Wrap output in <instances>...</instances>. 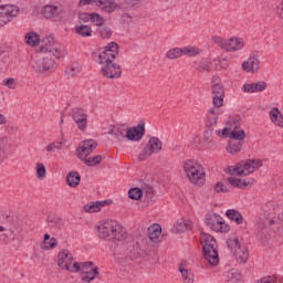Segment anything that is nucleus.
I'll return each mask as SVG.
<instances>
[{
	"instance_id": "nucleus-1",
	"label": "nucleus",
	"mask_w": 283,
	"mask_h": 283,
	"mask_svg": "<svg viewBox=\"0 0 283 283\" xmlns=\"http://www.w3.org/2000/svg\"><path fill=\"white\" fill-rule=\"evenodd\" d=\"M40 45V52L45 56L34 61L32 67L38 74H52L56 70V62L61 59V51L54 43V36L49 35L43 38Z\"/></svg>"
},
{
	"instance_id": "nucleus-2",
	"label": "nucleus",
	"mask_w": 283,
	"mask_h": 283,
	"mask_svg": "<svg viewBox=\"0 0 283 283\" xmlns=\"http://www.w3.org/2000/svg\"><path fill=\"white\" fill-rule=\"evenodd\" d=\"M97 238L108 240V242H123L127 240V229L120 222L107 219L96 226Z\"/></svg>"
},
{
	"instance_id": "nucleus-3",
	"label": "nucleus",
	"mask_w": 283,
	"mask_h": 283,
	"mask_svg": "<svg viewBox=\"0 0 283 283\" xmlns=\"http://www.w3.org/2000/svg\"><path fill=\"white\" fill-rule=\"evenodd\" d=\"M184 171L188 180L192 185H197V187H202V185H205L207 172H205V168L202 167V164L198 163V160L196 159L186 160L184 163Z\"/></svg>"
},
{
	"instance_id": "nucleus-4",
	"label": "nucleus",
	"mask_w": 283,
	"mask_h": 283,
	"mask_svg": "<svg viewBox=\"0 0 283 283\" xmlns=\"http://www.w3.org/2000/svg\"><path fill=\"white\" fill-rule=\"evenodd\" d=\"M200 242L202 244V253L205 260L211 264V266H218L220 256L218 255V243L216 238L211 234L201 233Z\"/></svg>"
},
{
	"instance_id": "nucleus-5",
	"label": "nucleus",
	"mask_w": 283,
	"mask_h": 283,
	"mask_svg": "<svg viewBox=\"0 0 283 283\" xmlns=\"http://www.w3.org/2000/svg\"><path fill=\"white\" fill-rule=\"evenodd\" d=\"M226 244L231 253H233L239 264H247V261L249 260V248L247 244H241L238 238L227 239Z\"/></svg>"
},
{
	"instance_id": "nucleus-6",
	"label": "nucleus",
	"mask_w": 283,
	"mask_h": 283,
	"mask_svg": "<svg viewBox=\"0 0 283 283\" xmlns=\"http://www.w3.org/2000/svg\"><path fill=\"white\" fill-rule=\"evenodd\" d=\"M19 12H21V10L14 4L0 6V28L8 25L10 21L17 19V17H19Z\"/></svg>"
},
{
	"instance_id": "nucleus-7",
	"label": "nucleus",
	"mask_w": 283,
	"mask_h": 283,
	"mask_svg": "<svg viewBox=\"0 0 283 283\" xmlns=\"http://www.w3.org/2000/svg\"><path fill=\"white\" fill-rule=\"evenodd\" d=\"M42 17L44 19H51V21H54L55 23L63 22V19H65V11H63V8L54 6V4H46L41 10Z\"/></svg>"
},
{
	"instance_id": "nucleus-8",
	"label": "nucleus",
	"mask_w": 283,
	"mask_h": 283,
	"mask_svg": "<svg viewBox=\"0 0 283 283\" xmlns=\"http://www.w3.org/2000/svg\"><path fill=\"white\" fill-rule=\"evenodd\" d=\"M118 43L116 42H111L108 43L102 53L98 55V63L101 65H104V63H114V59L118 56Z\"/></svg>"
},
{
	"instance_id": "nucleus-9",
	"label": "nucleus",
	"mask_w": 283,
	"mask_h": 283,
	"mask_svg": "<svg viewBox=\"0 0 283 283\" xmlns=\"http://www.w3.org/2000/svg\"><path fill=\"white\" fill-rule=\"evenodd\" d=\"M252 159H247L238 163L233 169H229L230 176H249L255 172V166H253Z\"/></svg>"
},
{
	"instance_id": "nucleus-10",
	"label": "nucleus",
	"mask_w": 283,
	"mask_h": 283,
	"mask_svg": "<svg viewBox=\"0 0 283 283\" xmlns=\"http://www.w3.org/2000/svg\"><path fill=\"white\" fill-rule=\"evenodd\" d=\"M82 269V282H93V280H96V275L99 274L98 266H94V262L92 261L83 262Z\"/></svg>"
},
{
	"instance_id": "nucleus-11",
	"label": "nucleus",
	"mask_w": 283,
	"mask_h": 283,
	"mask_svg": "<svg viewBox=\"0 0 283 283\" xmlns=\"http://www.w3.org/2000/svg\"><path fill=\"white\" fill-rule=\"evenodd\" d=\"M145 132V122H139L137 126L127 129L126 140H129L130 143H139V140H143Z\"/></svg>"
},
{
	"instance_id": "nucleus-12",
	"label": "nucleus",
	"mask_w": 283,
	"mask_h": 283,
	"mask_svg": "<svg viewBox=\"0 0 283 283\" xmlns=\"http://www.w3.org/2000/svg\"><path fill=\"white\" fill-rule=\"evenodd\" d=\"M102 74L106 78H120L123 74V69L120 65L114 62H104V66L102 67Z\"/></svg>"
},
{
	"instance_id": "nucleus-13",
	"label": "nucleus",
	"mask_w": 283,
	"mask_h": 283,
	"mask_svg": "<svg viewBox=\"0 0 283 283\" xmlns=\"http://www.w3.org/2000/svg\"><path fill=\"white\" fill-rule=\"evenodd\" d=\"M96 147H98V143H96L95 139H86L82 142L77 148V158H87Z\"/></svg>"
},
{
	"instance_id": "nucleus-14",
	"label": "nucleus",
	"mask_w": 283,
	"mask_h": 283,
	"mask_svg": "<svg viewBox=\"0 0 283 283\" xmlns=\"http://www.w3.org/2000/svg\"><path fill=\"white\" fill-rule=\"evenodd\" d=\"M242 120L241 117H237L231 119L228 125H231L232 132L230 133L231 140H244L247 138V133H244V129H240V122ZM240 129V130H238Z\"/></svg>"
},
{
	"instance_id": "nucleus-15",
	"label": "nucleus",
	"mask_w": 283,
	"mask_h": 283,
	"mask_svg": "<svg viewBox=\"0 0 283 283\" xmlns=\"http://www.w3.org/2000/svg\"><path fill=\"white\" fill-rule=\"evenodd\" d=\"M72 118L80 132H85V129H87V114H85L83 108H74L72 111Z\"/></svg>"
},
{
	"instance_id": "nucleus-16",
	"label": "nucleus",
	"mask_w": 283,
	"mask_h": 283,
	"mask_svg": "<svg viewBox=\"0 0 283 283\" xmlns=\"http://www.w3.org/2000/svg\"><path fill=\"white\" fill-rule=\"evenodd\" d=\"M57 258V266L64 271H70V266H72V263L74 262L72 252H70V250H62L59 252Z\"/></svg>"
},
{
	"instance_id": "nucleus-17",
	"label": "nucleus",
	"mask_w": 283,
	"mask_h": 283,
	"mask_svg": "<svg viewBox=\"0 0 283 283\" xmlns=\"http://www.w3.org/2000/svg\"><path fill=\"white\" fill-rule=\"evenodd\" d=\"M147 235L150 240V242H154L155 244H158V242H161L163 238V227L159 223H153L147 229Z\"/></svg>"
},
{
	"instance_id": "nucleus-18",
	"label": "nucleus",
	"mask_w": 283,
	"mask_h": 283,
	"mask_svg": "<svg viewBox=\"0 0 283 283\" xmlns=\"http://www.w3.org/2000/svg\"><path fill=\"white\" fill-rule=\"evenodd\" d=\"M242 48H244L242 39L230 38L229 40H226L223 50H226V52H237V50H242Z\"/></svg>"
},
{
	"instance_id": "nucleus-19",
	"label": "nucleus",
	"mask_w": 283,
	"mask_h": 283,
	"mask_svg": "<svg viewBox=\"0 0 283 283\" xmlns=\"http://www.w3.org/2000/svg\"><path fill=\"white\" fill-rule=\"evenodd\" d=\"M218 118H220V109L210 108L207 113L206 127H216Z\"/></svg>"
},
{
	"instance_id": "nucleus-20",
	"label": "nucleus",
	"mask_w": 283,
	"mask_h": 283,
	"mask_svg": "<svg viewBox=\"0 0 283 283\" xmlns=\"http://www.w3.org/2000/svg\"><path fill=\"white\" fill-rule=\"evenodd\" d=\"M146 147L149 149L150 154H160V151H163V142H160L158 137H150Z\"/></svg>"
},
{
	"instance_id": "nucleus-21",
	"label": "nucleus",
	"mask_w": 283,
	"mask_h": 283,
	"mask_svg": "<svg viewBox=\"0 0 283 283\" xmlns=\"http://www.w3.org/2000/svg\"><path fill=\"white\" fill-rule=\"evenodd\" d=\"M205 220H206L207 227H209L212 231H216L220 226V220H222V217L216 213L206 214Z\"/></svg>"
},
{
	"instance_id": "nucleus-22",
	"label": "nucleus",
	"mask_w": 283,
	"mask_h": 283,
	"mask_svg": "<svg viewBox=\"0 0 283 283\" xmlns=\"http://www.w3.org/2000/svg\"><path fill=\"white\" fill-rule=\"evenodd\" d=\"M66 185H69V187H78V185H81V174H78V171L76 170H72L66 175Z\"/></svg>"
},
{
	"instance_id": "nucleus-23",
	"label": "nucleus",
	"mask_w": 283,
	"mask_h": 283,
	"mask_svg": "<svg viewBox=\"0 0 283 283\" xmlns=\"http://www.w3.org/2000/svg\"><path fill=\"white\" fill-rule=\"evenodd\" d=\"M226 217L232 222H235L237 224H242V222H244V217L240 211L235 209H228L226 211Z\"/></svg>"
},
{
	"instance_id": "nucleus-24",
	"label": "nucleus",
	"mask_w": 283,
	"mask_h": 283,
	"mask_svg": "<svg viewBox=\"0 0 283 283\" xmlns=\"http://www.w3.org/2000/svg\"><path fill=\"white\" fill-rule=\"evenodd\" d=\"M80 160H82V163H84V165H86L87 167H96V165H101V163L103 161V157L101 155H95L88 158H81Z\"/></svg>"
},
{
	"instance_id": "nucleus-25",
	"label": "nucleus",
	"mask_w": 283,
	"mask_h": 283,
	"mask_svg": "<svg viewBox=\"0 0 283 283\" xmlns=\"http://www.w3.org/2000/svg\"><path fill=\"white\" fill-rule=\"evenodd\" d=\"M227 151L229 154H238L242 151V142H237L234 139L229 140L227 145Z\"/></svg>"
},
{
	"instance_id": "nucleus-26",
	"label": "nucleus",
	"mask_w": 283,
	"mask_h": 283,
	"mask_svg": "<svg viewBox=\"0 0 283 283\" xmlns=\"http://www.w3.org/2000/svg\"><path fill=\"white\" fill-rule=\"evenodd\" d=\"M40 41L41 36L36 32H30L25 35V43L27 45H31V48H35V45H39Z\"/></svg>"
},
{
	"instance_id": "nucleus-27",
	"label": "nucleus",
	"mask_w": 283,
	"mask_h": 283,
	"mask_svg": "<svg viewBox=\"0 0 283 283\" xmlns=\"http://www.w3.org/2000/svg\"><path fill=\"white\" fill-rule=\"evenodd\" d=\"M179 273L184 277V283H193V272L188 269H185V264H179Z\"/></svg>"
},
{
	"instance_id": "nucleus-28",
	"label": "nucleus",
	"mask_w": 283,
	"mask_h": 283,
	"mask_svg": "<svg viewBox=\"0 0 283 283\" xmlns=\"http://www.w3.org/2000/svg\"><path fill=\"white\" fill-rule=\"evenodd\" d=\"M228 283H240L242 280V274L240 273V270L238 269H231L228 272Z\"/></svg>"
},
{
	"instance_id": "nucleus-29",
	"label": "nucleus",
	"mask_w": 283,
	"mask_h": 283,
	"mask_svg": "<svg viewBox=\"0 0 283 283\" xmlns=\"http://www.w3.org/2000/svg\"><path fill=\"white\" fill-rule=\"evenodd\" d=\"M129 251V258L132 260L136 258H143V250L140 249V244L138 242L134 243L132 248L128 249Z\"/></svg>"
},
{
	"instance_id": "nucleus-30",
	"label": "nucleus",
	"mask_w": 283,
	"mask_h": 283,
	"mask_svg": "<svg viewBox=\"0 0 283 283\" xmlns=\"http://www.w3.org/2000/svg\"><path fill=\"white\" fill-rule=\"evenodd\" d=\"M75 32L80 36H86V38L92 36V28L87 27L85 24L76 25L75 27Z\"/></svg>"
},
{
	"instance_id": "nucleus-31",
	"label": "nucleus",
	"mask_w": 283,
	"mask_h": 283,
	"mask_svg": "<svg viewBox=\"0 0 283 283\" xmlns=\"http://www.w3.org/2000/svg\"><path fill=\"white\" fill-rule=\"evenodd\" d=\"M182 56H198L202 50L196 48V46H185L181 48Z\"/></svg>"
},
{
	"instance_id": "nucleus-32",
	"label": "nucleus",
	"mask_w": 283,
	"mask_h": 283,
	"mask_svg": "<svg viewBox=\"0 0 283 283\" xmlns=\"http://www.w3.org/2000/svg\"><path fill=\"white\" fill-rule=\"evenodd\" d=\"M6 224H9L10 227H12L10 229L11 233H14V229H19V217L17 216H7L6 217Z\"/></svg>"
},
{
	"instance_id": "nucleus-33",
	"label": "nucleus",
	"mask_w": 283,
	"mask_h": 283,
	"mask_svg": "<svg viewBox=\"0 0 283 283\" xmlns=\"http://www.w3.org/2000/svg\"><path fill=\"white\" fill-rule=\"evenodd\" d=\"M128 198L130 200H140L143 198V189L135 187L128 190Z\"/></svg>"
},
{
	"instance_id": "nucleus-34",
	"label": "nucleus",
	"mask_w": 283,
	"mask_h": 283,
	"mask_svg": "<svg viewBox=\"0 0 283 283\" xmlns=\"http://www.w3.org/2000/svg\"><path fill=\"white\" fill-rule=\"evenodd\" d=\"M48 222L51 227H54V229H62L63 224H65V220L60 217H48Z\"/></svg>"
},
{
	"instance_id": "nucleus-35",
	"label": "nucleus",
	"mask_w": 283,
	"mask_h": 283,
	"mask_svg": "<svg viewBox=\"0 0 283 283\" xmlns=\"http://www.w3.org/2000/svg\"><path fill=\"white\" fill-rule=\"evenodd\" d=\"M182 56V48H175L166 53V59H169L170 61H174V59H180Z\"/></svg>"
},
{
	"instance_id": "nucleus-36",
	"label": "nucleus",
	"mask_w": 283,
	"mask_h": 283,
	"mask_svg": "<svg viewBox=\"0 0 283 283\" xmlns=\"http://www.w3.org/2000/svg\"><path fill=\"white\" fill-rule=\"evenodd\" d=\"M116 134L115 139L118 140L119 143H123L125 138H127V129L125 128V125H122L116 128Z\"/></svg>"
},
{
	"instance_id": "nucleus-37",
	"label": "nucleus",
	"mask_w": 283,
	"mask_h": 283,
	"mask_svg": "<svg viewBox=\"0 0 283 283\" xmlns=\"http://www.w3.org/2000/svg\"><path fill=\"white\" fill-rule=\"evenodd\" d=\"M97 32L102 39H109L113 34L112 29L109 27H104L103 24L97 29Z\"/></svg>"
},
{
	"instance_id": "nucleus-38",
	"label": "nucleus",
	"mask_w": 283,
	"mask_h": 283,
	"mask_svg": "<svg viewBox=\"0 0 283 283\" xmlns=\"http://www.w3.org/2000/svg\"><path fill=\"white\" fill-rule=\"evenodd\" d=\"M214 231H219V233H229L231 231V226L229 223L224 222V219L220 220L219 226H217V229Z\"/></svg>"
},
{
	"instance_id": "nucleus-39",
	"label": "nucleus",
	"mask_w": 283,
	"mask_h": 283,
	"mask_svg": "<svg viewBox=\"0 0 283 283\" xmlns=\"http://www.w3.org/2000/svg\"><path fill=\"white\" fill-rule=\"evenodd\" d=\"M83 69L81 67V65L78 64H71L70 66H67L66 72L71 75V76H76V74H81V71Z\"/></svg>"
},
{
	"instance_id": "nucleus-40",
	"label": "nucleus",
	"mask_w": 283,
	"mask_h": 283,
	"mask_svg": "<svg viewBox=\"0 0 283 283\" xmlns=\"http://www.w3.org/2000/svg\"><path fill=\"white\" fill-rule=\"evenodd\" d=\"M83 210L86 213H98V211H101L97 202H92L91 205H85L83 207Z\"/></svg>"
},
{
	"instance_id": "nucleus-41",
	"label": "nucleus",
	"mask_w": 283,
	"mask_h": 283,
	"mask_svg": "<svg viewBox=\"0 0 283 283\" xmlns=\"http://www.w3.org/2000/svg\"><path fill=\"white\" fill-rule=\"evenodd\" d=\"M153 155L154 154L149 149H147V146H145L139 153L138 160L140 163H145V160H147Z\"/></svg>"
},
{
	"instance_id": "nucleus-42",
	"label": "nucleus",
	"mask_w": 283,
	"mask_h": 283,
	"mask_svg": "<svg viewBox=\"0 0 283 283\" xmlns=\"http://www.w3.org/2000/svg\"><path fill=\"white\" fill-rule=\"evenodd\" d=\"M102 10L105 12H114L116 10V3L112 0H104V6L102 7Z\"/></svg>"
},
{
	"instance_id": "nucleus-43",
	"label": "nucleus",
	"mask_w": 283,
	"mask_h": 283,
	"mask_svg": "<svg viewBox=\"0 0 283 283\" xmlns=\"http://www.w3.org/2000/svg\"><path fill=\"white\" fill-rule=\"evenodd\" d=\"M187 231V223L185 222H177L172 228V233H185Z\"/></svg>"
},
{
	"instance_id": "nucleus-44",
	"label": "nucleus",
	"mask_w": 283,
	"mask_h": 283,
	"mask_svg": "<svg viewBox=\"0 0 283 283\" xmlns=\"http://www.w3.org/2000/svg\"><path fill=\"white\" fill-rule=\"evenodd\" d=\"M212 103L217 108L222 107V105H224V95H213Z\"/></svg>"
},
{
	"instance_id": "nucleus-45",
	"label": "nucleus",
	"mask_w": 283,
	"mask_h": 283,
	"mask_svg": "<svg viewBox=\"0 0 283 283\" xmlns=\"http://www.w3.org/2000/svg\"><path fill=\"white\" fill-rule=\"evenodd\" d=\"M45 174H48V171L45 170V165L43 164H38L36 165V176L40 180H43V178H45Z\"/></svg>"
},
{
	"instance_id": "nucleus-46",
	"label": "nucleus",
	"mask_w": 283,
	"mask_h": 283,
	"mask_svg": "<svg viewBox=\"0 0 283 283\" xmlns=\"http://www.w3.org/2000/svg\"><path fill=\"white\" fill-rule=\"evenodd\" d=\"M213 190L216 193H229V188L220 181L214 185Z\"/></svg>"
},
{
	"instance_id": "nucleus-47",
	"label": "nucleus",
	"mask_w": 283,
	"mask_h": 283,
	"mask_svg": "<svg viewBox=\"0 0 283 283\" xmlns=\"http://www.w3.org/2000/svg\"><path fill=\"white\" fill-rule=\"evenodd\" d=\"M197 70L199 72H211V64L207 61H201L198 63Z\"/></svg>"
},
{
	"instance_id": "nucleus-48",
	"label": "nucleus",
	"mask_w": 283,
	"mask_h": 283,
	"mask_svg": "<svg viewBox=\"0 0 283 283\" xmlns=\"http://www.w3.org/2000/svg\"><path fill=\"white\" fill-rule=\"evenodd\" d=\"M242 92H245L247 94H255V83H245L241 87Z\"/></svg>"
},
{
	"instance_id": "nucleus-49",
	"label": "nucleus",
	"mask_w": 283,
	"mask_h": 283,
	"mask_svg": "<svg viewBox=\"0 0 283 283\" xmlns=\"http://www.w3.org/2000/svg\"><path fill=\"white\" fill-rule=\"evenodd\" d=\"M213 96H224V85L211 86Z\"/></svg>"
},
{
	"instance_id": "nucleus-50",
	"label": "nucleus",
	"mask_w": 283,
	"mask_h": 283,
	"mask_svg": "<svg viewBox=\"0 0 283 283\" xmlns=\"http://www.w3.org/2000/svg\"><path fill=\"white\" fill-rule=\"evenodd\" d=\"M2 85H4V87H8L9 90H15L17 82L14 81V78L9 77L2 81Z\"/></svg>"
},
{
	"instance_id": "nucleus-51",
	"label": "nucleus",
	"mask_w": 283,
	"mask_h": 283,
	"mask_svg": "<svg viewBox=\"0 0 283 283\" xmlns=\"http://www.w3.org/2000/svg\"><path fill=\"white\" fill-rule=\"evenodd\" d=\"M250 70L251 72H258L260 70V60L258 57L250 59Z\"/></svg>"
},
{
	"instance_id": "nucleus-52",
	"label": "nucleus",
	"mask_w": 283,
	"mask_h": 283,
	"mask_svg": "<svg viewBox=\"0 0 283 283\" xmlns=\"http://www.w3.org/2000/svg\"><path fill=\"white\" fill-rule=\"evenodd\" d=\"M91 22L96 23L101 28L103 25V18L98 13H91Z\"/></svg>"
},
{
	"instance_id": "nucleus-53",
	"label": "nucleus",
	"mask_w": 283,
	"mask_h": 283,
	"mask_svg": "<svg viewBox=\"0 0 283 283\" xmlns=\"http://www.w3.org/2000/svg\"><path fill=\"white\" fill-rule=\"evenodd\" d=\"M56 239L52 238L51 240L46 241V244L42 245L44 251H49V249H56Z\"/></svg>"
},
{
	"instance_id": "nucleus-54",
	"label": "nucleus",
	"mask_w": 283,
	"mask_h": 283,
	"mask_svg": "<svg viewBox=\"0 0 283 283\" xmlns=\"http://www.w3.org/2000/svg\"><path fill=\"white\" fill-rule=\"evenodd\" d=\"M54 143L57 149H62L63 151H65V149H70V144H67V140L64 138H62L60 142H54Z\"/></svg>"
},
{
	"instance_id": "nucleus-55",
	"label": "nucleus",
	"mask_w": 283,
	"mask_h": 283,
	"mask_svg": "<svg viewBox=\"0 0 283 283\" xmlns=\"http://www.w3.org/2000/svg\"><path fill=\"white\" fill-rule=\"evenodd\" d=\"M266 87H269V85L264 81H259V82L254 83L255 92H264V90H266Z\"/></svg>"
},
{
	"instance_id": "nucleus-56",
	"label": "nucleus",
	"mask_w": 283,
	"mask_h": 283,
	"mask_svg": "<svg viewBox=\"0 0 283 283\" xmlns=\"http://www.w3.org/2000/svg\"><path fill=\"white\" fill-rule=\"evenodd\" d=\"M213 43H216L218 46L221 48V50H224V43L227 40L221 39L220 36L216 35L212 38Z\"/></svg>"
},
{
	"instance_id": "nucleus-57",
	"label": "nucleus",
	"mask_w": 283,
	"mask_h": 283,
	"mask_svg": "<svg viewBox=\"0 0 283 283\" xmlns=\"http://www.w3.org/2000/svg\"><path fill=\"white\" fill-rule=\"evenodd\" d=\"M66 271H71V273H78L81 272V263L78 262H72V265L70 266V270Z\"/></svg>"
},
{
	"instance_id": "nucleus-58",
	"label": "nucleus",
	"mask_w": 283,
	"mask_h": 283,
	"mask_svg": "<svg viewBox=\"0 0 283 283\" xmlns=\"http://www.w3.org/2000/svg\"><path fill=\"white\" fill-rule=\"evenodd\" d=\"M78 19L80 21L87 23V21H91L92 19V13H80Z\"/></svg>"
},
{
	"instance_id": "nucleus-59",
	"label": "nucleus",
	"mask_w": 283,
	"mask_h": 283,
	"mask_svg": "<svg viewBox=\"0 0 283 283\" xmlns=\"http://www.w3.org/2000/svg\"><path fill=\"white\" fill-rule=\"evenodd\" d=\"M228 182L229 185H231V187H235L237 189L238 187H240V185L238 184V178L235 177H229Z\"/></svg>"
},
{
	"instance_id": "nucleus-60",
	"label": "nucleus",
	"mask_w": 283,
	"mask_h": 283,
	"mask_svg": "<svg viewBox=\"0 0 283 283\" xmlns=\"http://www.w3.org/2000/svg\"><path fill=\"white\" fill-rule=\"evenodd\" d=\"M143 193H146V196H151L154 193V187L147 185L142 189Z\"/></svg>"
},
{
	"instance_id": "nucleus-61",
	"label": "nucleus",
	"mask_w": 283,
	"mask_h": 283,
	"mask_svg": "<svg viewBox=\"0 0 283 283\" xmlns=\"http://www.w3.org/2000/svg\"><path fill=\"white\" fill-rule=\"evenodd\" d=\"M218 85H222V83L220 82V76L214 75V76H212L211 87H214Z\"/></svg>"
},
{
	"instance_id": "nucleus-62",
	"label": "nucleus",
	"mask_w": 283,
	"mask_h": 283,
	"mask_svg": "<svg viewBox=\"0 0 283 283\" xmlns=\"http://www.w3.org/2000/svg\"><path fill=\"white\" fill-rule=\"evenodd\" d=\"M231 132H232L231 128L226 127V128L222 129L221 136H222L223 138H230Z\"/></svg>"
},
{
	"instance_id": "nucleus-63",
	"label": "nucleus",
	"mask_w": 283,
	"mask_h": 283,
	"mask_svg": "<svg viewBox=\"0 0 283 283\" xmlns=\"http://www.w3.org/2000/svg\"><path fill=\"white\" fill-rule=\"evenodd\" d=\"M253 163L254 171H258L260 167H262V160L261 159H251Z\"/></svg>"
},
{
	"instance_id": "nucleus-64",
	"label": "nucleus",
	"mask_w": 283,
	"mask_h": 283,
	"mask_svg": "<svg viewBox=\"0 0 283 283\" xmlns=\"http://www.w3.org/2000/svg\"><path fill=\"white\" fill-rule=\"evenodd\" d=\"M276 12L280 19H283V0L279 7H276Z\"/></svg>"
}]
</instances>
